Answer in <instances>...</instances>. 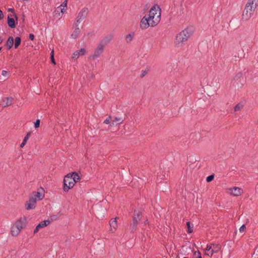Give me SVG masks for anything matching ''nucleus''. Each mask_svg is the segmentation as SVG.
<instances>
[{
	"instance_id": "nucleus-1",
	"label": "nucleus",
	"mask_w": 258,
	"mask_h": 258,
	"mask_svg": "<svg viewBox=\"0 0 258 258\" xmlns=\"http://www.w3.org/2000/svg\"><path fill=\"white\" fill-rule=\"evenodd\" d=\"M193 33L192 29L187 28L179 33L176 37L175 44L179 47L182 46V43L186 41Z\"/></svg>"
},
{
	"instance_id": "nucleus-2",
	"label": "nucleus",
	"mask_w": 258,
	"mask_h": 258,
	"mask_svg": "<svg viewBox=\"0 0 258 258\" xmlns=\"http://www.w3.org/2000/svg\"><path fill=\"white\" fill-rule=\"evenodd\" d=\"M148 18L152 21L151 27L156 26L161 20V9L159 6H153L149 11L147 16Z\"/></svg>"
},
{
	"instance_id": "nucleus-3",
	"label": "nucleus",
	"mask_w": 258,
	"mask_h": 258,
	"mask_svg": "<svg viewBox=\"0 0 258 258\" xmlns=\"http://www.w3.org/2000/svg\"><path fill=\"white\" fill-rule=\"evenodd\" d=\"M142 217V213L140 210H135L133 216V221L130 224V230L131 232H134L137 228L139 221L141 220Z\"/></svg>"
},
{
	"instance_id": "nucleus-4",
	"label": "nucleus",
	"mask_w": 258,
	"mask_h": 258,
	"mask_svg": "<svg viewBox=\"0 0 258 258\" xmlns=\"http://www.w3.org/2000/svg\"><path fill=\"white\" fill-rule=\"evenodd\" d=\"M255 0H248L244 11L247 17H250L256 8V4H254Z\"/></svg>"
},
{
	"instance_id": "nucleus-5",
	"label": "nucleus",
	"mask_w": 258,
	"mask_h": 258,
	"mask_svg": "<svg viewBox=\"0 0 258 258\" xmlns=\"http://www.w3.org/2000/svg\"><path fill=\"white\" fill-rule=\"evenodd\" d=\"M75 181L68 175H66L63 178V190L64 191H68L75 185Z\"/></svg>"
},
{
	"instance_id": "nucleus-6",
	"label": "nucleus",
	"mask_w": 258,
	"mask_h": 258,
	"mask_svg": "<svg viewBox=\"0 0 258 258\" xmlns=\"http://www.w3.org/2000/svg\"><path fill=\"white\" fill-rule=\"evenodd\" d=\"M88 14V9L87 8H83L80 12L79 13L76 19V21L75 22V27H78V24L81 23V22L84 19L87 15Z\"/></svg>"
},
{
	"instance_id": "nucleus-7",
	"label": "nucleus",
	"mask_w": 258,
	"mask_h": 258,
	"mask_svg": "<svg viewBox=\"0 0 258 258\" xmlns=\"http://www.w3.org/2000/svg\"><path fill=\"white\" fill-rule=\"evenodd\" d=\"M152 21L150 20L148 17L145 15L140 22V27L142 29H146L149 26L151 27Z\"/></svg>"
},
{
	"instance_id": "nucleus-8",
	"label": "nucleus",
	"mask_w": 258,
	"mask_h": 258,
	"mask_svg": "<svg viewBox=\"0 0 258 258\" xmlns=\"http://www.w3.org/2000/svg\"><path fill=\"white\" fill-rule=\"evenodd\" d=\"M104 46L102 44H99L95 50L93 54H92L90 57L94 59L97 57H99L103 52Z\"/></svg>"
},
{
	"instance_id": "nucleus-9",
	"label": "nucleus",
	"mask_w": 258,
	"mask_h": 258,
	"mask_svg": "<svg viewBox=\"0 0 258 258\" xmlns=\"http://www.w3.org/2000/svg\"><path fill=\"white\" fill-rule=\"evenodd\" d=\"M36 203L35 198H31L30 197L29 201L27 202L25 204L26 209L28 210L34 209L35 208Z\"/></svg>"
},
{
	"instance_id": "nucleus-10",
	"label": "nucleus",
	"mask_w": 258,
	"mask_h": 258,
	"mask_svg": "<svg viewBox=\"0 0 258 258\" xmlns=\"http://www.w3.org/2000/svg\"><path fill=\"white\" fill-rule=\"evenodd\" d=\"M230 194L234 196H239L243 193V189L240 187H234L229 189Z\"/></svg>"
},
{
	"instance_id": "nucleus-11",
	"label": "nucleus",
	"mask_w": 258,
	"mask_h": 258,
	"mask_svg": "<svg viewBox=\"0 0 258 258\" xmlns=\"http://www.w3.org/2000/svg\"><path fill=\"white\" fill-rule=\"evenodd\" d=\"M113 35L111 34H108L105 37H104L102 40L101 41L99 44H103V46L104 47L105 45L108 44L112 39Z\"/></svg>"
},
{
	"instance_id": "nucleus-12",
	"label": "nucleus",
	"mask_w": 258,
	"mask_h": 258,
	"mask_svg": "<svg viewBox=\"0 0 258 258\" xmlns=\"http://www.w3.org/2000/svg\"><path fill=\"white\" fill-rule=\"evenodd\" d=\"M13 100L14 99L12 97L4 98L3 99V103L2 105L3 106V107H7L10 106L12 104Z\"/></svg>"
},
{
	"instance_id": "nucleus-13",
	"label": "nucleus",
	"mask_w": 258,
	"mask_h": 258,
	"mask_svg": "<svg viewBox=\"0 0 258 258\" xmlns=\"http://www.w3.org/2000/svg\"><path fill=\"white\" fill-rule=\"evenodd\" d=\"M61 7H57L55 11L53 12V16L55 19H60L62 17V14H61Z\"/></svg>"
},
{
	"instance_id": "nucleus-14",
	"label": "nucleus",
	"mask_w": 258,
	"mask_h": 258,
	"mask_svg": "<svg viewBox=\"0 0 258 258\" xmlns=\"http://www.w3.org/2000/svg\"><path fill=\"white\" fill-rule=\"evenodd\" d=\"M242 73H238L236 76L235 77H234V83L237 81V87L239 88H241L242 87L243 84L240 82V78L242 77Z\"/></svg>"
},
{
	"instance_id": "nucleus-15",
	"label": "nucleus",
	"mask_w": 258,
	"mask_h": 258,
	"mask_svg": "<svg viewBox=\"0 0 258 258\" xmlns=\"http://www.w3.org/2000/svg\"><path fill=\"white\" fill-rule=\"evenodd\" d=\"M67 175L69 176L72 179H74L75 181V183L77 182L78 180L80 179L79 175L78 173L74 172L72 173H70L67 174Z\"/></svg>"
},
{
	"instance_id": "nucleus-16",
	"label": "nucleus",
	"mask_w": 258,
	"mask_h": 258,
	"mask_svg": "<svg viewBox=\"0 0 258 258\" xmlns=\"http://www.w3.org/2000/svg\"><path fill=\"white\" fill-rule=\"evenodd\" d=\"M8 24L11 28H14L16 27V23L14 19L8 16Z\"/></svg>"
},
{
	"instance_id": "nucleus-17",
	"label": "nucleus",
	"mask_w": 258,
	"mask_h": 258,
	"mask_svg": "<svg viewBox=\"0 0 258 258\" xmlns=\"http://www.w3.org/2000/svg\"><path fill=\"white\" fill-rule=\"evenodd\" d=\"M50 221L49 220L42 221L37 225V228H39L40 229V228H42L48 225L50 223Z\"/></svg>"
},
{
	"instance_id": "nucleus-18",
	"label": "nucleus",
	"mask_w": 258,
	"mask_h": 258,
	"mask_svg": "<svg viewBox=\"0 0 258 258\" xmlns=\"http://www.w3.org/2000/svg\"><path fill=\"white\" fill-rule=\"evenodd\" d=\"M20 229H18L16 226H15L14 225L11 228V233L12 235L13 236H17L20 233Z\"/></svg>"
},
{
	"instance_id": "nucleus-19",
	"label": "nucleus",
	"mask_w": 258,
	"mask_h": 258,
	"mask_svg": "<svg viewBox=\"0 0 258 258\" xmlns=\"http://www.w3.org/2000/svg\"><path fill=\"white\" fill-rule=\"evenodd\" d=\"M30 197H31V198L35 197L36 199V201L37 200H42L43 198V196H42V195L41 194L39 191H37V192H35L34 193H33V194L31 196H30Z\"/></svg>"
},
{
	"instance_id": "nucleus-20",
	"label": "nucleus",
	"mask_w": 258,
	"mask_h": 258,
	"mask_svg": "<svg viewBox=\"0 0 258 258\" xmlns=\"http://www.w3.org/2000/svg\"><path fill=\"white\" fill-rule=\"evenodd\" d=\"M14 44V39L13 37L10 36L9 37L7 41V45L8 46V49H10L13 46Z\"/></svg>"
},
{
	"instance_id": "nucleus-21",
	"label": "nucleus",
	"mask_w": 258,
	"mask_h": 258,
	"mask_svg": "<svg viewBox=\"0 0 258 258\" xmlns=\"http://www.w3.org/2000/svg\"><path fill=\"white\" fill-rule=\"evenodd\" d=\"M123 121V119L121 117H115L112 120V124L113 125H117V124H120Z\"/></svg>"
},
{
	"instance_id": "nucleus-22",
	"label": "nucleus",
	"mask_w": 258,
	"mask_h": 258,
	"mask_svg": "<svg viewBox=\"0 0 258 258\" xmlns=\"http://www.w3.org/2000/svg\"><path fill=\"white\" fill-rule=\"evenodd\" d=\"M80 33V30L79 28L78 27H76L75 29L73 31V33L71 35V37L74 39H76Z\"/></svg>"
},
{
	"instance_id": "nucleus-23",
	"label": "nucleus",
	"mask_w": 258,
	"mask_h": 258,
	"mask_svg": "<svg viewBox=\"0 0 258 258\" xmlns=\"http://www.w3.org/2000/svg\"><path fill=\"white\" fill-rule=\"evenodd\" d=\"M221 246L219 244L217 243H212V249L213 252H216V253L218 252L220 249Z\"/></svg>"
},
{
	"instance_id": "nucleus-24",
	"label": "nucleus",
	"mask_w": 258,
	"mask_h": 258,
	"mask_svg": "<svg viewBox=\"0 0 258 258\" xmlns=\"http://www.w3.org/2000/svg\"><path fill=\"white\" fill-rule=\"evenodd\" d=\"M109 224H110V227L111 228V229H112V228H113L114 229V230H115L116 229V227H117L116 218L112 219L110 221Z\"/></svg>"
},
{
	"instance_id": "nucleus-25",
	"label": "nucleus",
	"mask_w": 258,
	"mask_h": 258,
	"mask_svg": "<svg viewBox=\"0 0 258 258\" xmlns=\"http://www.w3.org/2000/svg\"><path fill=\"white\" fill-rule=\"evenodd\" d=\"M14 225L18 229H20V231H21V230L25 226V224L20 220L17 221Z\"/></svg>"
},
{
	"instance_id": "nucleus-26",
	"label": "nucleus",
	"mask_w": 258,
	"mask_h": 258,
	"mask_svg": "<svg viewBox=\"0 0 258 258\" xmlns=\"http://www.w3.org/2000/svg\"><path fill=\"white\" fill-rule=\"evenodd\" d=\"M86 52V49L85 48H81L80 50H77L74 53L75 56H79L84 55Z\"/></svg>"
},
{
	"instance_id": "nucleus-27",
	"label": "nucleus",
	"mask_w": 258,
	"mask_h": 258,
	"mask_svg": "<svg viewBox=\"0 0 258 258\" xmlns=\"http://www.w3.org/2000/svg\"><path fill=\"white\" fill-rule=\"evenodd\" d=\"M244 103L243 102H240L238 103L234 107V111H238L241 110L244 106Z\"/></svg>"
},
{
	"instance_id": "nucleus-28",
	"label": "nucleus",
	"mask_w": 258,
	"mask_h": 258,
	"mask_svg": "<svg viewBox=\"0 0 258 258\" xmlns=\"http://www.w3.org/2000/svg\"><path fill=\"white\" fill-rule=\"evenodd\" d=\"M186 224V226H187V232L188 233H192V231H193V227H194L193 224H191L189 222H187Z\"/></svg>"
},
{
	"instance_id": "nucleus-29",
	"label": "nucleus",
	"mask_w": 258,
	"mask_h": 258,
	"mask_svg": "<svg viewBox=\"0 0 258 258\" xmlns=\"http://www.w3.org/2000/svg\"><path fill=\"white\" fill-rule=\"evenodd\" d=\"M21 38L19 37H17L15 38V48H17L21 44Z\"/></svg>"
},
{
	"instance_id": "nucleus-30",
	"label": "nucleus",
	"mask_w": 258,
	"mask_h": 258,
	"mask_svg": "<svg viewBox=\"0 0 258 258\" xmlns=\"http://www.w3.org/2000/svg\"><path fill=\"white\" fill-rule=\"evenodd\" d=\"M134 35V33H132V34L130 33V34H128V35H127V36H126V38H125V40L127 43L130 42L133 40Z\"/></svg>"
},
{
	"instance_id": "nucleus-31",
	"label": "nucleus",
	"mask_w": 258,
	"mask_h": 258,
	"mask_svg": "<svg viewBox=\"0 0 258 258\" xmlns=\"http://www.w3.org/2000/svg\"><path fill=\"white\" fill-rule=\"evenodd\" d=\"M51 61L53 64H55V61L54 58V51L52 50L50 53Z\"/></svg>"
},
{
	"instance_id": "nucleus-32",
	"label": "nucleus",
	"mask_w": 258,
	"mask_h": 258,
	"mask_svg": "<svg viewBox=\"0 0 258 258\" xmlns=\"http://www.w3.org/2000/svg\"><path fill=\"white\" fill-rule=\"evenodd\" d=\"M214 174L210 175L208 176L207 177L206 181L208 182H210L212 181L214 179Z\"/></svg>"
},
{
	"instance_id": "nucleus-33",
	"label": "nucleus",
	"mask_w": 258,
	"mask_h": 258,
	"mask_svg": "<svg viewBox=\"0 0 258 258\" xmlns=\"http://www.w3.org/2000/svg\"><path fill=\"white\" fill-rule=\"evenodd\" d=\"M31 135V132H29L27 133V135L24 137V138L23 139V141H24L25 142H27L28 140V139L30 137Z\"/></svg>"
},
{
	"instance_id": "nucleus-34",
	"label": "nucleus",
	"mask_w": 258,
	"mask_h": 258,
	"mask_svg": "<svg viewBox=\"0 0 258 258\" xmlns=\"http://www.w3.org/2000/svg\"><path fill=\"white\" fill-rule=\"evenodd\" d=\"M194 255L196 258H202L201 254L199 251H195Z\"/></svg>"
},
{
	"instance_id": "nucleus-35",
	"label": "nucleus",
	"mask_w": 258,
	"mask_h": 258,
	"mask_svg": "<svg viewBox=\"0 0 258 258\" xmlns=\"http://www.w3.org/2000/svg\"><path fill=\"white\" fill-rule=\"evenodd\" d=\"M40 122V120L38 119L36 120V121L34 122V127L35 128H37L39 126Z\"/></svg>"
},
{
	"instance_id": "nucleus-36",
	"label": "nucleus",
	"mask_w": 258,
	"mask_h": 258,
	"mask_svg": "<svg viewBox=\"0 0 258 258\" xmlns=\"http://www.w3.org/2000/svg\"><path fill=\"white\" fill-rule=\"evenodd\" d=\"M68 0H65L63 3L60 5L58 7L63 8L67 6Z\"/></svg>"
},
{
	"instance_id": "nucleus-37",
	"label": "nucleus",
	"mask_w": 258,
	"mask_h": 258,
	"mask_svg": "<svg viewBox=\"0 0 258 258\" xmlns=\"http://www.w3.org/2000/svg\"><path fill=\"white\" fill-rule=\"evenodd\" d=\"M110 122H111V117L110 116H109L107 118H106V119H105V120L104 121V123H106V124H108Z\"/></svg>"
},
{
	"instance_id": "nucleus-38",
	"label": "nucleus",
	"mask_w": 258,
	"mask_h": 258,
	"mask_svg": "<svg viewBox=\"0 0 258 258\" xmlns=\"http://www.w3.org/2000/svg\"><path fill=\"white\" fill-rule=\"evenodd\" d=\"M246 229V227L244 224H243L239 228V231L240 232H243Z\"/></svg>"
},
{
	"instance_id": "nucleus-39",
	"label": "nucleus",
	"mask_w": 258,
	"mask_h": 258,
	"mask_svg": "<svg viewBox=\"0 0 258 258\" xmlns=\"http://www.w3.org/2000/svg\"><path fill=\"white\" fill-rule=\"evenodd\" d=\"M212 249V243L207 245L206 250L210 251Z\"/></svg>"
},
{
	"instance_id": "nucleus-40",
	"label": "nucleus",
	"mask_w": 258,
	"mask_h": 258,
	"mask_svg": "<svg viewBox=\"0 0 258 258\" xmlns=\"http://www.w3.org/2000/svg\"><path fill=\"white\" fill-rule=\"evenodd\" d=\"M147 72L148 70L142 71V74L141 75V77L143 78L147 74Z\"/></svg>"
},
{
	"instance_id": "nucleus-41",
	"label": "nucleus",
	"mask_w": 258,
	"mask_h": 258,
	"mask_svg": "<svg viewBox=\"0 0 258 258\" xmlns=\"http://www.w3.org/2000/svg\"><path fill=\"white\" fill-rule=\"evenodd\" d=\"M8 74V72L7 71H5V70L2 71V75L6 77V76H7Z\"/></svg>"
},
{
	"instance_id": "nucleus-42",
	"label": "nucleus",
	"mask_w": 258,
	"mask_h": 258,
	"mask_svg": "<svg viewBox=\"0 0 258 258\" xmlns=\"http://www.w3.org/2000/svg\"><path fill=\"white\" fill-rule=\"evenodd\" d=\"M209 251V252L208 253H207V254L210 257H211L214 253H216V252H213L212 250H211L210 251Z\"/></svg>"
},
{
	"instance_id": "nucleus-43",
	"label": "nucleus",
	"mask_w": 258,
	"mask_h": 258,
	"mask_svg": "<svg viewBox=\"0 0 258 258\" xmlns=\"http://www.w3.org/2000/svg\"><path fill=\"white\" fill-rule=\"evenodd\" d=\"M29 38L31 40H33L34 39V35L33 34H30Z\"/></svg>"
},
{
	"instance_id": "nucleus-44",
	"label": "nucleus",
	"mask_w": 258,
	"mask_h": 258,
	"mask_svg": "<svg viewBox=\"0 0 258 258\" xmlns=\"http://www.w3.org/2000/svg\"><path fill=\"white\" fill-rule=\"evenodd\" d=\"M27 142H25L24 141H23L22 143L20 145V147L23 148L26 145Z\"/></svg>"
},
{
	"instance_id": "nucleus-45",
	"label": "nucleus",
	"mask_w": 258,
	"mask_h": 258,
	"mask_svg": "<svg viewBox=\"0 0 258 258\" xmlns=\"http://www.w3.org/2000/svg\"><path fill=\"white\" fill-rule=\"evenodd\" d=\"M4 18V15L2 11L0 10V19L2 20Z\"/></svg>"
},
{
	"instance_id": "nucleus-46",
	"label": "nucleus",
	"mask_w": 258,
	"mask_h": 258,
	"mask_svg": "<svg viewBox=\"0 0 258 258\" xmlns=\"http://www.w3.org/2000/svg\"><path fill=\"white\" fill-rule=\"evenodd\" d=\"M39 230V229L37 228V227L36 226L35 229L34 230V233H35L37 232Z\"/></svg>"
},
{
	"instance_id": "nucleus-47",
	"label": "nucleus",
	"mask_w": 258,
	"mask_h": 258,
	"mask_svg": "<svg viewBox=\"0 0 258 258\" xmlns=\"http://www.w3.org/2000/svg\"><path fill=\"white\" fill-rule=\"evenodd\" d=\"M61 14H62V16L63 14H64V9L63 8H61Z\"/></svg>"
},
{
	"instance_id": "nucleus-48",
	"label": "nucleus",
	"mask_w": 258,
	"mask_h": 258,
	"mask_svg": "<svg viewBox=\"0 0 258 258\" xmlns=\"http://www.w3.org/2000/svg\"><path fill=\"white\" fill-rule=\"evenodd\" d=\"M3 41V39L0 37V44H1Z\"/></svg>"
},
{
	"instance_id": "nucleus-49",
	"label": "nucleus",
	"mask_w": 258,
	"mask_h": 258,
	"mask_svg": "<svg viewBox=\"0 0 258 258\" xmlns=\"http://www.w3.org/2000/svg\"><path fill=\"white\" fill-rule=\"evenodd\" d=\"M56 217V216H55V215H54V216H51V220H52V217Z\"/></svg>"
},
{
	"instance_id": "nucleus-50",
	"label": "nucleus",
	"mask_w": 258,
	"mask_h": 258,
	"mask_svg": "<svg viewBox=\"0 0 258 258\" xmlns=\"http://www.w3.org/2000/svg\"><path fill=\"white\" fill-rule=\"evenodd\" d=\"M13 10L12 9H10L9 10V11H12Z\"/></svg>"
},
{
	"instance_id": "nucleus-51",
	"label": "nucleus",
	"mask_w": 258,
	"mask_h": 258,
	"mask_svg": "<svg viewBox=\"0 0 258 258\" xmlns=\"http://www.w3.org/2000/svg\"><path fill=\"white\" fill-rule=\"evenodd\" d=\"M2 47H0V52H1L2 51Z\"/></svg>"
}]
</instances>
